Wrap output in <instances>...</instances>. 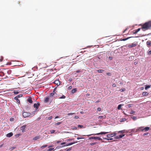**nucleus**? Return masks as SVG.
<instances>
[{"instance_id": "f257e3e1", "label": "nucleus", "mask_w": 151, "mask_h": 151, "mask_svg": "<svg viewBox=\"0 0 151 151\" xmlns=\"http://www.w3.org/2000/svg\"><path fill=\"white\" fill-rule=\"evenodd\" d=\"M141 29L143 31L150 29L151 28V20L145 22L141 25ZM141 28H139L136 30L134 31L133 34H136L139 32Z\"/></svg>"}, {"instance_id": "f03ea898", "label": "nucleus", "mask_w": 151, "mask_h": 151, "mask_svg": "<svg viewBox=\"0 0 151 151\" xmlns=\"http://www.w3.org/2000/svg\"><path fill=\"white\" fill-rule=\"evenodd\" d=\"M108 133H109V132H101L100 133L92 134L87 135V136H90L92 135H99V134H107Z\"/></svg>"}, {"instance_id": "7ed1b4c3", "label": "nucleus", "mask_w": 151, "mask_h": 151, "mask_svg": "<svg viewBox=\"0 0 151 151\" xmlns=\"http://www.w3.org/2000/svg\"><path fill=\"white\" fill-rule=\"evenodd\" d=\"M31 114L30 113L27 112H24L22 114L24 118L27 117L30 115Z\"/></svg>"}, {"instance_id": "20e7f679", "label": "nucleus", "mask_w": 151, "mask_h": 151, "mask_svg": "<svg viewBox=\"0 0 151 151\" xmlns=\"http://www.w3.org/2000/svg\"><path fill=\"white\" fill-rule=\"evenodd\" d=\"M98 139L99 140H102V139L100 137H98L92 136V137H89V139Z\"/></svg>"}, {"instance_id": "39448f33", "label": "nucleus", "mask_w": 151, "mask_h": 151, "mask_svg": "<svg viewBox=\"0 0 151 151\" xmlns=\"http://www.w3.org/2000/svg\"><path fill=\"white\" fill-rule=\"evenodd\" d=\"M26 125H24L20 127V129L22 131V132H25V129L26 128Z\"/></svg>"}, {"instance_id": "423d86ee", "label": "nucleus", "mask_w": 151, "mask_h": 151, "mask_svg": "<svg viewBox=\"0 0 151 151\" xmlns=\"http://www.w3.org/2000/svg\"><path fill=\"white\" fill-rule=\"evenodd\" d=\"M40 105V104L39 103H37V104H34V108H36L37 109L39 107Z\"/></svg>"}, {"instance_id": "0eeeda50", "label": "nucleus", "mask_w": 151, "mask_h": 151, "mask_svg": "<svg viewBox=\"0 0 151 151\" xmlns=\"http://www.w3.org/2000/svg\"><path fill=\"white\" fill-rule=\"evenodd\" d=\"M150 129V127H144V128L143 129H142V132H143V131L146 132V131H147L149 130Z\"/></svg>"}, {"instance_id": "6e6552de", "label": "nucleus", "mask_w": 151, "mask_h": 151, "mask_svg": "<svg viewBox=\"0 0 151 151\" xmlns=\"http://www.w3.org/2000/svg\"><path fill=\"white\" fill-rule=\"evenodd\" d=\"M137 43H133L132 45H129L128 46L129 47H133L135 46H137Z\"/></svg>"}, {"instance_id": "1a4fd4ad", "label": "nucleus", "mask_w": 151, "mask_h": 151, "mask_svg": "<svg viewBox=\"0 0 151 151\" xmlns=\"http://www.w3.org/2000/svg\"><path fill=\"white\" fill-rule=\"evenodd\" d=\"M127 131H126L125 130H123L121 131H118V133H121V134H123L124 133H127Z\"/></svg>"}, {"instance_id": "9d476101", "label": "nucleus", "mask_w": 151, "mask_h": 151, "mask_svg": "<svg viewBox=\"0 0 151 151\" xmlns=\"http://www.w3.org/2000/svg\"><path fill=\"white\" fill-rule=\"evenodd\" d=\"M13 135V133L12 132H10L6 134V137H10L12 136Z\"/></svg>"}, {"instance_id": "9b49d317", "label": "nucleus", "mask_w": 151, "mask_h": 151, "mask_svg": "<svg viewBox=\"0 0 151 151\" xmlns=\"http://www.w3.org/2000/svg\"><path fill=\"white\" fill-rule=\"evenodd\" d=\"M27 101L30 103H32V98L30 97H29L28 98Z\"/></svg>"}, {"instance_id": "f8f14e48", "label": "nucleus", "mask_w": 151, "mask_h": 151, "mask_svg": "<svg viewBox=\"0 0 151 151\" xmlns=\"http://www.w3.org/2000/svg\"><path fill=\"white\" fill-rule=\"evenodd\" d=\"M40 136L39 135L37 136H36L35 137H34L33 138V139L35 140H37V139H40Z\"/></svg>"}, {"instance_id": "ddd939ff", "label": "nucleus", "mask_w": 151, "mask_h": 151, "mask_svg": "<svg viewBox=\"0 0 151 151\" xmlns=\"http://www.w3.org/2000/svg\"><path fill=\"white\" fill-rule=\"evenodd\" d=\"M72 142V143H69L68 144H67L66 145H64L63 146V147H65V146H69V145H71L74 143H75L76 142Z\"/></svg>"}, {"instance_id": "4468645a", "label": "nucleus", "mask_w": 151, "mask_h": 151, "mask_svg": "<svg viewBox=\"0 0 151 151\" xmlns=\"http://www.w3.org/2000/svg\"><path fill=\"white\" fill-rule=\"evenodd\" d=\"M147 44L148 47H150V46H151V42L150 41H147Z\"/></svg>"}, {"instance_id": "2eb2a0df", "label": "nucleus", "mask_w": 151, "mask_h": 151, "mask_svg": "<svg viewBox=\"0 0 151 151\" xmlns=\"http://www.w3.org/2000/svg\"><path fill=\"white\" fill-rule=\"evenodd\" d=\"M113 135L111 133V134L107 135L106 136H107V137L110 138V137H113L114 136H113Z\"/></svg>"}, {"instance_id": "dca6fc26", "label": "nucleus", "mask_w": 151, "mask_h": 151, "mask_svg": "<svg viewBox=\"0 0 151 151\" xmlns=\"http://www.w3.org/2000/svg\"><path fill=\"white\" fill-rule=\"evenodd\" d=\"M54 83L57 84L58 86L60 84V83L58 80H56L55 81Z\"/></svg>"}, {"instance_id": "f3484780", "label": "nucleus", "mask_w": 151, "mask_h": 151, "mask_svg": "<svg viewBox=\"0 0 151 151\" xmlns=\"http://www.w3.org/2000/svg\"><path fill=\"white\" fill-rule=\"evenodd\" d=\"M149 93L146 92H143L142 93V95L143 96H145L148 95Z\"/></svg>"}, {"instance_id": "a211bd4d", "label": "nucleus", "mask_w": 151, "mask_h": 151, "mask_svg": "<svg viewBox=\"0 0 151 151\" xmlns=\"http://www.w3.org/2000/svg\"><path fill=\"white\" fill-rule=\"evenodd\" d=\"M49 98L48 97H46L44 101L45 102H47L49 101Z\"/></svg>"}, {"instance_id": "6ab92c4d", "label": "nucleus", "mask_w": 151, "mask_h": 151, "mask_svg": "<svg viewBox=\"0 0 151 151\" xmlns=\"http://www.w3.org/2000/svg\"><path fill=\"white\" fill-rule=\"evenodd\" d=\"M106 118V116L104 115L103 116H100L98 117V119H105Z\"/></svg>"}, {"instance_id": "aec40b11", "label": "nucleus", "mask_w": 151, "mask_h": 151, "mask_svg": "<svg viewBox=\"0 0 151 151\" xmlns=\"http://www.w3.org/2000/svg\"><path fill=\"white\" fill-rule=\"evenodd\" d=\"M77 91V89L76 88H75L74 89H73L71 91V92L73 93H74L75 92H76Z\"/></svg>"}, {"instance_id": "412c9836", "label": "nucleus", "mask_w": 151, "mask_h": 151, "mask_svg": "<svg viewBox=\"0 0 151 151\" xmlns=\"http://www.w3.org/2000/svg\"><path fill=\"white\" fill-rule=\"evenodd\" d=\"M134 56H131L129 57V59L131 60H133L134 59Z\"/></svg>"}, {"instance_id": "4be33fe9", "label": "nucleus", "mask_w": 151, "mask_h": 151, "mask_svg": "<svg viewBox=\"0 0 151 151\" xmlns=\"http://www.w3.org/2000/svg\"><path fill=\"white\" fill-rule=\"evenodd\" d=\"M150 85H146L145 87V90H147L148 88H150Z\"/></svg>"}, {"instance_id": "5701e85b", "label": "nucleus", "mask_w": 151, "mask_h": 151, "mask_svg": "<svg viewBox=\"0 0 151 151\" xmlns=\"http://www.w3.org/2000/svg\"><path fill=\"white\" fill-rule=\"evenodd\" d=\"M144 128V127H139L138 128V129H137V130H141L142 131V129H143Z\"/></svg>"}, {"instance_id": "b1692460", "label": "nucleus", "mask_w": 151, "mask_h": 151, "mask_svg": "<svg viewBox=\"0 0 151 151\" xmlns=\"http://www.w3.org/2000/svg\"><path fill=\"white\" fill-rule=\"evenodd\" d=\"M97 71L99 73H102L103 71L104 70H102L99 69L97 70Z\"/></svg>"}, {"instance_id": "393cba45", "label": "nucleus", "mask_w": 151, "mask_h": 151, "mask_svg": "<svg viewBox=\"0 0 151 151\" xmlns=\"http://www.w3.org/2000/svg\"><path fill=\"white\" fill-rule=\"evenodd\" d=\"M54 93V92H52V93H51L50 94V96L51 97H52L54 95V93Z\"/></svg>"}, {"instance_id": "a878e982", "label": "nucleus", "mask_w": 151, "mask_h": 151, "mask_svg": "<svg viewBox=\"0 0 151 151\" xmlns=\"http://www.w3.org/2000/svg\"><path fill=\"white\" fill-rule=\"evenodd\" d=\"M131 37H127V38H124L123 40H122L125 41H126V40H127L128 39H129V38H130Z\"/></svg>"}, {"instance_id": "bb28decb", "label": "nucleus", "mask_w": 151, "mask_h": 151, "mask_svg": "<svg viewBox=\"0 0 151 151\" xmlns=\"http://www.w3.org/2000/svg\"><path fill=\"white\" fill-rule=\"evenodd\" d=\"M121 105L119 104L118 106L117 109H120L121 108Z\"/></svg>"}, {"instance_id": "cd10ccee", "label": "nucleus", "mask_w": 151, "mask_h": 151, "mask_svg": "<svg viewBox=\"0 0 151 151\" xmlns=\"http://www.w3.org/2000/svg\"><path fill=\"white\" fill-rule=\"evenodd\" d=\"M125 136V134H121L119 135V138H121Z\"/></svg>"}, {"instance_id": "c85d7f7f", "label": "nucleus", "mask_w": 151, "mask_h": 151, "mask_svg": "<svg viewBox=\"0 0 151 151\" xmlns=\"http://www.w3.org/2000/svg\"><path fill=\"white\" fill-rule=\"evenodd\" d=\"M125 89L124 88H121L120 89V91H121V92H123L124 91H125Z\"/></svg>"}, {"instance_id": "c756f323", "label": "nucleus", "mask_w": 151, "mask_h": 151, "mask_svg": "<svg viewBox=\"0 0 151 151\" xmlns=\"http://www.w3.org/2000/svg\"><path fill=\"white\" fill-rule=\"evenodd\" d=\"M16 148V147H11L10 148V150H14Z\"/></svg>"}, {"instance_id": "7c9ffc66", "label": "nucleus", "mask_w": 151, "mask_h": 151, "mask_svg": "<svg viewBox=\"0 0 151 151\" xmlns=\"http://www.w3.org/2000/svg\"><path fill=\"white\" fill-rule=\"evenodd\" d=\"M97 144V142H94V143H91L90 144V145L92 146H93L95 145H96Z\"/></svg>"}, {"instance_id": "2f4dec72", "label": "nucleus", "mask_w": 151, "mask_h": 151, "mask_svg": "<svg viewBox=\"0 0 151 151\" xmlns=\"http://www.w3.org/2000/svg\"><path fill=\"white\" fill-rule=\"evenodd\" d=\"M132 119L133 120H135L137 119V117L135 116H133L132 117Z\"/></svg>"}, {"instance_id": "473e14b6", "label": "nucleus", "mask_w": 151, "mask_h": 151, "mask_svg": "<svg viewBox=\"0 0 151 151\" xmlns=\"http://www.w3.org/2000/svg\"><path fill=\"white\" fill-rule=\"evenodd\" d=\"M54 148H49L48 150L47 151H51L52 150H54Z\"/></svg>"}, {"instance_id": "72a5a7b5", "label": "nucleus", "mask_w": 151, "mask_h": 151, "mask_svg": "<svg viewBox=\"0 0 151 151\" xmlns=\"http://www.w3.org/2000/svg\"><path fill=\"white\" fill-rule=\"evenodd\" d=\"M106 74L107 76H111V73H106Z\"/></svg>"}, {"instance_id": "f704fd0d", "label": "nucleus", "mask_w": 151, "mask_h": 151, "mask_svg": "<svg viewBox=\"0 0 151 151\" xmlns=\"http://www.w3.org/2000/svg\"><path fill=\"white\" fill-rule=\"evenodd\" d=\"M78 127H80L81 128H83V126L82 125H78Z\"/></svg>"}, {"instance_id": "c9c22d12", "label": "nucleus", "mask_w": 151, "mask_h": 151, "mask_svg": "<svg viewBox=\"0 0 151 151\" xmlns=\"http://www.w3.org/2000/svg\"><path fill=\"white\" fill-rule=\"evenodd\" d=\"M14 99H17V103H19L20 102V101H19V100H18V99H17V97H15L14 98Z\"/></svg>"}, {"instance_id": "e433bc0d", "label": "nucleus", "mask_w": 151, "mask_h": 151, "mask_svg": "<svg viewBox=\"0 0 151 151\" xmlns=\"http://www.w3.org/2000/svg\"><path fill=\"white\" fill-rule=\"evenodd\" d=\"M74 114H75L74 113H69L68 114V115L69 116V115H72Z\"/></svg>"}, {"instance_id": "4c0bfd02", "label": "nucleus", "mask_w": 151, "mask_h": 151, "mask_svg": "<svg viewBox=\"0 0 151 151\" xmlns=\"http://www.w3.org/2000/svg\"><path fill=\"white\" fill-rule=\"evenodd\" d=\"M51 133H54L55 132V130H52L50 131Z\"/></svg>"}, {"instance_id": "58836bf2", "label": "nucleus", "mask_w": 151, "mask_h": 151, "mask_svg": "<svg viewBox=\"0 0 151 151\" xmlns=\"http://www.w3.org/2000/svg\"><path fill=\"white\" fill-rule=\"evenodd\" d=\"M3 59V57H1V58L0 59V62H1L2 61Z\"/></svg>"}, {"instance_id": "ea45409f", "label": "nucleus", "mask_w": 151, "mask_h": 151, "mask_svg": "<svg viewBox=\"0 0 151 151\" xmlns=\"http://www.w3.org/2000/svg\"><path fill=\"white\" fill-rule=\"evenodd\" d=\"M101 110V108L100 107H98L97 109V110L98 111H100Z\"/></svg>"}, {"instance_id": "a19ab883", "label": "nucleus", "mask_w": 151, "mask_h": 151, "mask_svg": "<svg viewBox=\"0 0 151 151\" xmlns=\"http://www.w3.org/2000/svg\"><path fill=\"white\" fill-rule=\"evenodd\" d=\"M61 123V122H57L55 124L56 125H58Z\"/></svg>"}, {"instance_id": "79ce46f5", "label": "nucleus", "mask_w": 151, "mask_h": 151, "mask_svg": "<svg viewBox=\"0 0 151 151\" xmlns=\"http://www.w3.org/2000/svg\"><path fill=\"white\" fill-rule=\"evenodd\" d=\"M147 53L149 54H151V50L150 51H148L147 52Z\"/></svg>"}, {"instance_id": "37998d69", "label": "nucleus", "mask_w": 151, "mask_h": 151, "mask_svg": "<svg viewBox=\"0 0 151 151\" xmlns=\"http://www.w3.org/2000/svg\"><path fill=\"white\" fill-rule=\"evenodd\" d=\"M112 134L113 135V136H115L116 134V133L115 132H114L113 133H112Z\"/></svg>"}, {"instance_id": "c03bdc74", "label": "nucleus", "mask_w": 151, "mask_h": 151, "mask_svg": "<svg viewBox=\"0 0 151 151\" xmlns=\"http://www.w3.org/2000/svg\"><path fill=\"white\" fill-rule=\"evenodd\" d=\"M65 96H64V95H63L61 97V98L65 99Z\"/></svg>"}, {"instance_id": "a18cd8bd", "label": "nucleus", "mask_w": 151, "mask_h": 151, "mask_svg": "<svg viewBox=\"0 0 151 151\" xmlns=\"http://www.w3.org/2000/svg\"><path fill=\"white\" fill-rule=\"evenodd\" d=\"M74 118L75 119H78L79 118V117L78 116H74Z\"/></svg>"}, {"instance_id": "49530a36", "label": "nucleus", "mask_w": 151, "mask_h": 151, "mask_svg": "<svg viewBox=\"0 0 151 151\" xmlns=\"http://www.w3.org/2000/svg\"><path fill=\"white\" fill-rule=\"evenodd\" d=\"M52 116H51L49 117L48 118V119L50 120V119H52Z\"/></svg>"}, {"instance_id": "de8ad7c7", "label": "nucleus", "mask_w": 151, "mask_h": 151, "mask_svg": "<svg viewBox=\"0 0 151 151\" xmlns=\"http://www.w3.org/2000/svg\"><path fill=\"white\" fill-rule=\"evenodd\" d=\"M109 58L110 60H112L113 59V58L112 57H109Z\"/></svg>"}, {"instance_id": "09e8293b", "label": "nucleus", "mask_w": 151, "mask_h": 151, "mask_svg": "<svg viewBox=\"0 0 151 151\" xmlns=\"http://www.w3.org/2000/svg\"><path fill=\"white\" fill-rule=\"evenodd\" d=\"M135 111H132L131 112L130 114H133V113H135Z\"/></svg>"}, {"instance_id": "8fccbe9b", "label": "nucleus", "mask_w": 151, "mask_h": 151, "mask_svg": "<svg viewBox=\"0 0 151 151\" xmlns=\"http://www.w3.org/2000/svg\"><path fill=\"white\" fill-rule=\"evenodd\" d=\"M116 85L115 83H113L112 84V86L113 87H116Z\"/></svg>"}, {"instance_id": "3c124183", "label": "nucleus", "mask_w": 151, "mask_h": 151, "mask_svg": "<svg viewBox=\"0 0 151 151\" xmlns=\"http://www.w3.org/2000/svg\"><path fill=\"white\" fill-rule=\"evenodd\" d=\"M56 90H57V88H55L54 89L53 92H54L55 93V92L56 91ZM55 93H56V92H55Z\"/></svg>"}, {"instance_id": "603ef678", "label": "nucleus", "mask_w": 151, "mask_h": 151, "mask_svg": "<svg viewBox=\"0 0 151 151\" xmlns=\"http://www.w3.org/2000/svg\"><path fill=\"white\" fill-rule=\"evenodd\" d=\"M47 146V145H43L41 147L42 148V147H46Z\"/></svg>"}, {"instance_id": "864d4df0", "label": "nucleus", "mask_w": 151, "mask_h": 151, "mask_svg": "<svg viewBox=\"0 0 151 151\" xmlns=\"http://www.w3.org/2000/svg\"><path fill=\"white\" fill-rule=\"evenodd\" d=\"M14 92L15 94H17L19 93L18 91H14Z\"/></svg>"}, {"instance_id": "5fc2aeb1", "label": "nucleus", "mask_w": 151, "mask_h": 151, "mask_svg": "<svg viewBox=\"0 0 151 151\" xmlns=\"http://www.w3.org/2000/svg\"><path fill=\"white\" fill-rule=\"evenodd\" d=\"M71 150V148H69L68 149H67V150H66V151H70Z\"/></svg>"}, {"instance_id": "6e6d98bb", "label": "nucleus", "mask_w": 151, "mask_h": 151, "mask_svg": "<svg viewBox=\"0 0 151 151\" xmlns=\"http://www.w3.org/2000/svg\"><path fill=\"white\" fill-rule=\"evenodd\" d=\"M113 139V138H109V139L108 138V139H107V140L108 141H109V140H112Z\"/></svg>"}, {"instance_id": "4d7b16f0", "label": "nucleus", "mask_w": 151, "mask_h": 151, "mask_svg": "<svg viewBox=\"0 0 151 151\" xmlns=\"http://www.w3.org/2000/svg\"><path fill=\"white\" fill-rule=\"evenodd\" d=\"M115 138L116 139H119V136H116L115 137Z\"/></svg>"}, {"instance_id": "13d9d810", "label": "nucleus", "mask_w": 151, "mask_h": 151, "mask_svg": "<svg viewBox=\"0 0 151 151\" xmlns=\"http://www.w3.org/2000/svg\"><path fill=\"white\" fill-rule=\"evenodd\" d=\"M83 139V138H82V137H78L77 138V139Z\"/></svg>"}, {"instance_id": "bf43d9fd", "label": "nucleus", "mask_w": 151, "mask_h": 151, "mask_svg": "<svg viewBox=\"0 0 151 151\" xmlns=\"http://www.w3.org/2000/svg\"><path fill=\"white\" fill-rule=\"evenodd\" d=\"M14 120V119L12 118H11L10 119V121H13Z\"/></svg>"}, {"instance_id": "052dcab7", "label": "nucleus", "mask_w": 151, "mask_h": 151, "mask_svg": "<svg viewBox=\"0 0 151 151\" xmlns=\"http://www.w3.org/2000/svg\"><path fill=\"white\" fill-rule=\"evenodd\" d=\"M81 72V70H78L76 71V73H78Z\"/></svg>"}, {"instance_id": "680f3d73", "label": "nucleus", "mask_w": 151, "mask_h": 151, "mask_svg": "<svg viewBox=\"0 0 151 151\" xmlns=\"http://www.w3.org/2000/svg\"><path fill=\"white\" fill-rule=\"evenodd\" d=\"M66 143L65 142H62V143L61 144V145H64V144H65Z\"/></svg>"}, {"instance_id": "e2e57ef3", "label": "nucleus", "mask_w": 151, "mask_h": 151, "mask_svg": "<svg viewBox=\"0 0 151 151\" xmlns=\"http://www.w3.org/2000/svg\"><path fill=\"white\" fill-rule=\"evenodd\" d=\"M127 30V29H126L125 30H124L123 31V33H124Z\"/></svg>"}, {"instance_id": "0e129e2a", "label": "nucleus", "mask_w": 151, "mask_h": 151, "mask_svg": "<svg viewBox=\"0 0 151 151\" xmlns=\"http://www.w3.org/2000/svg\"><path fill=\"white\" fill-rule=\"evenodd\" d=\"M128 106L129 107H130L131 106V104H129L128 105Z\"/></svg>"}, {"instance_id": "69168bd1", "label": "nucleus", "mask_w": 151, "mask_h": 151, "mask_svg": "<svg viewBox=\"0 0 151 151\" xmlns=\"http://www.w3.org/2000/svg\"><path fill=\"white\" fill-rule=\"evenodd\" d=\"M99 101H100L99 100H97L96 101L95 103H97L99 102Z\"/></svg>"}, {"instance_id": "338daca9", "label": "nucleus", "mask_w": 151, "mask_h": 151, "mask_svg": "<svg viewBox=\"0 0 151 151\" xmlns=\"http://www.w3.org/2000/svg\"><path fill=\"white\" fill-rule=\"evenodd\" d=\"M148 134V133H144V134H143V135L144 136L145 135H147Z\"/></svg>"}, {"instance_id": "774afa93", "label": "nucleus", "mask_w": 151, "mask_h": 151, "mask_svg": "<svg viewBox=\"0 0 151 151\" xmlns=\"http://www.w3.org/2000/svg\"><path fill=\"white\" fill-rule=\"evenodd\" d=\"M134 65H136L137 64V62H134Z\"/></svg>"}]
</instances>
